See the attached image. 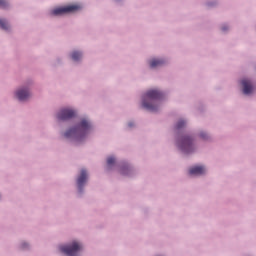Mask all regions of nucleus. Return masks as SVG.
<instances>
[{"label": "nucleus", "mask_w": 256, "mask_h": 256, "mask_svg": "<svg viewBox=\"0 0 256 256\" xmlns=\"http://www.w3.org/2000/svg\"><path fill=\"white\" fill-rule=\"evenodd\" d=\"M0 27L1 29L7 31V29H9V24L7 23V21L0 19Z\"/></svg>", "instance_id": "13"}, {"label": "nucleus", "mask_w": 256, "mask_h": 256, "mask_svg": "<svg viewBox=\"0 0 256 256\" xmlns=\"http://www.w3.org/2000/svg\"><path fill=\"white\" fill-rule=\"evenodd\" d=\"M107 165H108V167H112V165H115V158L113 156L108 157Z\"/></svg>", "instance_id": "14"}, {"label": "nucleus", "mask_w": 256, "mask_h": 256, "mask_svg": "<svg viewBox=\"0 0 256 256\" xmlns=\"http://www.w3.org/2000/svg\"><path fill=\"white\" fill-rule=\"evenodd\" d=\"M242 87H243V93L244 95H251L253 93V85L251 84V81L248 79H243L241 81Z\"/></svg>", "instance_id": "8"}, {"label": "nucleus", "mask_w": 256, "mask_h": 256, "mask_svg": "<svg viewBox=\"0 0 256 256\" xmlns=\"http://www.w3.org/2000/svg\"><path fill=\"white\" fill-rule=\"evenodd\" d=\"M162 97L163 93L159 92V90H149L143 96L142 106L148 111H157V106L153 105L150 101H155L157 99H161Z\"/></svg>", "instance_id": "2"}, {"label": "nucleus", "mask_w": 256, "mask_h": 256, "mask_svg": "<svg viewBox=\"0 0 256 256\" xmlns=\"http://www.w3.org/2000/svg\"><path fill=\"white\" fill-rule=\"evenodd\" d=\"M81 249H83V246H81V244H79V242H72V244L67 245V246H61L60 250L62 253H65V255L68 256H75L77 255L78 251H81Z\"/></svg>", "instance_id": "4"}, {"label": "nucleus", "mask_w": 256, "mask_h": 256, "mask_svg": "<svg viewBox=\"0 0 256 256\" xmlns=\"http://www.w3.org/2000/svg\"><path fill=\"white\" fill-rule=\"evenodd\" d=\"M185 125V121L184 120H180L177 124H176V129H183V126Z\"/></svg>", "instance_id": "15"}, {"label": "nucleus", "mask_w": 256, "mask_h": 256, "mask_svg": "<svg viewBox=\"0 0 256 256\" xmlns=\"http://www.w3.org/2000/svg\"><path fill=\"white\" fill-rule=\"evenodd\" d=\"M200 137H201L202 139H207V133L201 132V133H200Z\"/></svg>", "instance_id": "17"}, {"label": "nucleus", "mask_w": 256, "mask_h": 256, "mask_svg": "<svg viewBox=\"0 0 256 256\" xmlns=\"http://www.w3.org/2000/svg\"><path fill=\"white\" fill-rule=\"evenodd\" d=\"M122 173L125 174V169H122Z\"/></svg>", "instance_id": "21"}, {"label": "nucleus", "mask_w": 256, "mask_h": 256, "mask_svg": "<svg viewBox=\"0 0 256 256\" xmlns=\"http://www.w3.org/2000/svg\"><path fill=\"white\" fill-rule=\"evenodd\" d=\"M178 147L183 153H193L195 147L193 146V139L189 136H184L178 141Z\"/></svg>", "instance_id": "3"}, {"label": "nucleus", "mask_w": 256, "mask_h": 256, "mask_svg": "<svg viewBox=\"0 0 256 256\" xmlns=\"http://www.w3.org/2000/svg\"><path fill=\"white\" fill-rule=\"evenodd\" d=\"M163 63H165V61L159 60V59H153L150 61V67L152 69H155V67H161V65H163Z\"/></svg>", "instance_id": "11"}, {"label": "nucleus", "mask_w": 256, "mask_h": 256, "mask_svg": "<svg viewBox=\"0 0 256 256\" xmlns=\"http://www.w3.org/2000/svg\"><path fill=\"white\" fill-rule=\"evenodd\" d=\"M128 126H129V127H133V122H130V123L128 124Z\"/></svg>", "instance_id": "19"}, {"label": "nucleus", "mask_w": 256, "mask_h": 256, "mask_svg": "<svg viewBox=\"0 0 256 256\" xmlns=\"http://www.w3.org/2000/svg\"><path fill=\"white\" fill-rule=\"evenodd\" d=\"M27 247V243L22 244V248L25 249Z\"/></svg>", "instance_id": "18"}, {"label": "nucleus", "mask_w": 256, "mask_h": 256, "mask_svg": "<svg viewBox=\"0 0 256 256\" xmlns=\"http://www.w3.org/2000/svg\"><path fill=\"white\" fill-rule=\"evenodd\" d=\"M73 61H79L81 57H83V54L81 52L74 51L71 55Z\"/></svg>", "instance_id": "12"}, {"label": "nucleus", "mask_w": 256, "mask_h": 256, "mask_svg": "<svg viewBox=\"0 0 256 256\" xmlns=\"http://www.w3.org/2000/svg\"><path fill=\"white\" fill-rule=\"evenodd\" d=\"M74 116L75 111L67 108L62 109L57 115L59 121H67V119H73Z\"/></svg>", "instance_id": "6"}, {"label": "nucleus", "mask_w": 256, "mask_h": 256, "mask_svg": "<svg viewBox=\"0 0 256 256\" xmlns=\"http://www.w3.org/2000/svg\"><path fill=\"white\" fill-rule=\"evenodd\" d=\"M16 97L19 101H27V98L31 97V93H29L28 90L21 89L16 92Z\"/></svg>", "instance_id": "9"}, {"label": "nucleus", "mask_w": 256, "mask_h": 256, "mask_svg": "<svg viewBox=\"0 0 256 256\" xmlns=\"http://www.w3.org/2000/svg\"><path fill=\"white\" fill-rule=\"evenodd\" d=\"M80 5H70L65 7L55 8L51 11V15H65V13H73V11H79Z\"/></svg>", "instance_id": "5"}, {"label": "nucleus", "mask_w": 256, "mask_h": 256, "mask_svg": "<svg viewBox=\"0 0 256 256\" xmlns=\"http://www.w3.org/2000/svg\"><path fill=\"white\" fill-rule=\"evenodd\" d=\"M222 31H227V27H222Z\"/></svg>", "instance_id": "20"}, {"label": "nucleus", "mask_w": 256, "mask_h": 256, "mask_svg": "<svg viewBox=\"0 0 256 256\" xmlns=\"http://www.w3.org/2000/svg\"><path fill=\"white\" fill-rule=\"evenodd\" d=\"M89 129H91L89 121L82 119L79 125L68 130L64 136L67 138L75 137L76 139H81V137H85L89 133Z\"/></svg>", "instance_id": "1"}, {"label": "nucleus", "mask_w": 256, "mask_h": 256, "mask_svg": "<svg viewBox=\"0 0 256 256\" xmlns=\"http://www.w3.org/2000/svg\"><path fill=\"white\" fill-rule=\"evenodd\" d=\"M205 174L204 166H194L189 169V175H203Z\"/></svg>", "instance_id": "10"}, {"label": "nucleus", "mask_w": 256, "mask_h": 256, "mask_svg": "<svg viewBox=\"0 0 256 256\" xmlns=\"http://www.w3.org/2000/svg\"><path fill=\"white\" fill-rule=\"evenodd\" d=\"M86 181H87V170L82 169L80 176L77 179V185H78L79 191H82L83 186L85 185Z\"/></svg>", "instance_id": "7"}, {"label": "nucleus", "mask_w": 256, "mask_h": 256, "mask_svg": "<svg viewBox=\"0 0 256 256\" xmlns=\"http://www.w3.org/2000/svg\"><path fill=\"white\" fill-rule=\"evenodd\" d=\"M0 7H2V9H5V7H7V1L0 0Z\"/></svg>", "instance_id": "16"}]
</instances>
